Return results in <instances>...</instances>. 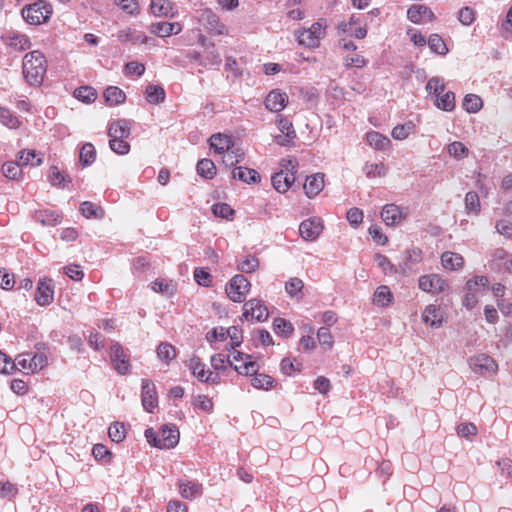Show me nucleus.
Instances as JSON below:
<instances>
[{"mask_svg": "<svg viewBox=\"0 0 512 512\" xmlns=\"http://www.w3.org/2000/svg\"><path fill=\"white\" fill-rule=\"evenodd\" d=\"M46 60L39 51L27 53L23 59V76L31 86H39L46 74Z\"/></svg>", "mask_w": 512, "mask_h": 512, "instance_id": "f257e3e1", "label": "nucleus"}, {"mask_svg": "<svg viewBox=\"0 0 512 512\" xmlns=\"http://www.w3.org/2000/svg\"><path fill=\"white\" fill-rule=\"evenodd\" d=\"M22 17L31 25H40L49 20L52 15V7L43 0H39L22 9Z\"/></svg>", "mask_w": 512, "mask_h": 512, "instance_id": "f03ea898", "label": "nucleus"}, {"mask_svg": "<svg viewBox=\"0 0 512 512\" xmlns=\"http://www.w3.org/2000/svg\"><path fill=\"white\" fill-rule=\"evenodd\" d=\"M196 18L210 33L215 35L227 34V28L219 21L218 16L209 8L197 11Z\"/></svg>", "mask_w": 512, "mask_h": 512, "instance_id": "7ed1b4c3", "label": "nucleus"}, {"mask_svg": "<svg viewBox=\"0 0 512 512\" xmlns=\"http://www.w3.org/2000/svg\"><path fill=\"white\" fill-rule=\"evenodd\" d=\"M250 282L243 275H235L226 287L228 297L234 302H242L250 289Z\"/></svg>", "mask_w": 512, "mask_h": 512, "instance_id": "20e7f679", "label": "nucleus"}, {"mask_svg": "<svg viewBox=\"0 0 512 512\" xmlns=\"http://www.w3.org/2000/svg\"><path fill=\"white\" fill-rule=\"evenodd\" d=\"M325 36V30L319 22L313 23L310 28L303 29L297 34L299 44L309 48L319 46V41Z\"/></svg>", "mask_w": 512, "mask_h": 512, "instance_id": "39448f33", "label": "nucleus"}, {"mask_svg": "<svg viewBox=\"0 0 512 512\" xmlns=\"http://www.w3.org/2000/svg\"><path fill=\"white\" fill-rule=\"evenodd\" d=\"M110 359L114 369L122 375H125L130 370L129 355L124 351V348L119 343H114L110 347Z\"/></svg>", "mask_w": 512, "mask_h": 512, "instance_id": "423d86ee", "label": "nucleus"}, {"mask_svg": "<svg viewBox=\"0 0 512 512\" xmlns=\"http://www.w3.org/2000/svg\"><path fill=\"white\" fill-rule=\"evenodd\" d=\"M287 163L291 165L290 172L284 173L283 171L277 172L272 176V185L279 193H285L295 181L296 162L288 160Z\"/></svg>", "mask_w": 512, "mask_h": 512, "instance_id": "0eeeda50", "label": "nucleus"}, {"mask_svg": "<svg viewBox=\"0 0 512 512\" xmlns=\"http://www.w3.org/2000/svg\"><path fill=\"white\" fill-rule=\"evenodd\" d=\"M470 368L478 374L495 373L498 365L495 360L486 354H478L469 359Z\"/></svg>", "mask_w": 512, "mask_h": 512, "instance_id": "6e6552de", "label": "nucleus"}, {"mask_svg": "<svg viewBox=\"0 0 512 512\" xmlns=\"http://www.w3.org/2000/svg\"><path fill=\"white\" fill-rule=\"evenodd\" d=\"M246 320L265 321L268 317V310L261 300L251 299L244 304L242 315Z\"/></svg>", "mask_w": 512, "mask_h": 512, "instance_id": "1a4fd4ad", "label": "nucleus"}, {"mask_svg": "<svg viewBox=\"0 0 512 512\" xmlns=\"http://www.w3.org/2000/svg\"><path fill=\"white\" fill-rule=\"evenodd\" d=\"M323 231V224L319 218H309L301 222L299 232L306 241L316 240Z\"/></svg>", "mask_w": 512, "mask_h": 512, "instance_id": "9d476101", "label": "nucleus"}, {"mask_svg": "<svg viewBox=\"0 0 512 512\" xmlns=\"http://www.w3.org/2000/svg\"><path fill=\"white\" fill-rule=\"evenodd\" d=\"M157 448L169 449L177 445L179 441V431L176 426H163L158 433Z\"/></svg>", "mask_w": 512, "mask_h": 512, "instance_id": "9b49d317", "label": "nucleus"}, {"mask_svg": "<svg viewBox=\"0 0 512 512\" xmlns=\"http://www.w3.org/2000/svg\"><path fill=\"white\" fill-rule=\"evenodd\" d=\"M141 400H142V405L147 412H152V410L158 404L155 385L149 379L142 380Z\"/></svg>", "mask_w": 512, "mask_h": 512, "instance_id": "f8f14e48", "label": "nucleus"}, {"mask_svg": "<svg viewBox=\"0 0 512 512\" xmlns=\"http://www.w3.org/2000/svg\"><path fill=\"white\" fill-rule=\"evenodd\" d=\"M54 290L52 280H40L37 285L35 301L40 306H46L53 302Z\"/></svg>", "mask_w": 512, "mask_h": 512, "instance_id": "ddd939ff", "label": "nucleus"}, {"mask_svg": "<svg viewBox=\"0 0 512 512\" xmlns=\"http://www.w3.org/2000/svg\"><path fill=\"white\" fill-rule=\"evenodd\" d=\"M419 288L425 292L439 293L445 289V281L437 274L424 275L419 279Z\"/></svg>", "mask_w": 512, "mask_h": 512, "instance_id": "4468645a", "label": "nucleus"}, {"mask_svg": "<svg viewBox=\"0 0 512 512\" xmlns=\"http://www.w3.org/2000/svg\"><path fill=\"white\" fill-rule=\"evenodd\" d=\"M288 103V96L280 90L271 91L265 100V106L272 112L282 111Z\"/></svg>", "mask_w": 512, "mask_h": 512, "instance_id": "2eb2a0df", "label": "nucleus"}, {"mask_svg": "<svg viewBox=\"0 0 512 512\" xmlns=\"http://www.w3.org/2000/svg\"><path fill=\"white\" fill-rule=\"evenodd\" d=\"M407 18L414 24H420L424 19L433 21L435 15L432 10L425 5H412L407 11Z\"/></svg>", "mask_w": 512, "mask_h": 512, "instance_id": "dca6fc26", "label": "nucleus"}, {"mask_svg": "<svg viewBox=\"0 0 512 512\" xmlns=\"http://www.w3.org/2000/svg\"><path fill=\"white\" fill-rule=\"evenodd\" d=\"M305 194L309 198H313L317 196L322 189L324 188V174L316 173L314 175L308 176L306 178V182L303 186Z\"/></svg>", "mask_w": 512, "mask_h": 512, "instance_id": "f3484780", "label": "nucleus"}, {"mask_svg": "<svg viewBox=\"0 0 512 512\" xmlns=\"http://www.w3.org/2000/svg\"><path fill=\"white\" fill-rule=\"evenodd\" d=\"M209 144L216 153L223 154L233 147L234 142L231 136L217 133L209 138Z\"/></svg>", "mask_w": 512, "mask_h": 512, "instance_id": "a211bd4d", "label": "nucleus"}, {"mask_svg": "<svg viewBox=\"0 0 512 512\" xmlns=\"http://www.w3.org/2000/svg\"><path fill=\"white\" fill-rule=\"evenodd\" d=\"M130 135V125L127 120L121 119L112 122L108 129V136L110 139H126Z\"/></svg>", "mask_w": 512, "mask_h": 512, "instance_id": "6ab92c4d", "label": "nucleus"}, {"mask_svg": "<svg viewBox=\"0 0 512 512\" xmlns=\"http://www.w3.org/2000/svg\"><path fill=\"white\" fill-rule=\"evenodd\" d=\"M381 216L386 225L399 224L403 218L400 208L395 204H387L383 207Z\"/></svg>", "mask_w": 512, "mask_h": 512, "instance_id": "aec40b11", "label": "nucleus"}, {"mask_svg": "<svg viewBox=\"0 0 512 512\" xmlns=\"http://www.w3.org/2000/svg\"><path fill=\"white\" fill-rule=\"evenodd\" d=\"M150 10L157 17H174L173 4L169 0H152Z\"/></svg>", "mask_w": 512, "mask_h": 512, "instance_id": "412c9836", "label": "nucleus"}, {"mask_svg": "<svg viewBox=\"0 0 512 512\" xmlns=\"http://www.w3.org/2000/svg\"><path fill=\"white\" fill-rule=\"evenodd\" d=\"M34 220L43 226H55L60 223L61 216L53 210H39L34 213Z\"/></svg>", "mask_w": 512, "mask_h": 512, "instance_id": "4be33fe9", "label": "nucleus"}, {"mask_svg": "<svg viewBox=\"0 0 512 512\" xmlns=\"http://www.w3.org/2000/svg\"><path fill=\"white\" fill-rule=\"evenodd\" d=\"M232 177L248 184L260 181V175L256 170L241 166L233 169Z\"/></svg>", "mask_w": 512, "mask_h": 512, "instance_id": "5701e85b", "label": "nucleus"}, {"mask_svg": "<svg viewBox=\"0 0 512 512\" xmlns=\"http://www.w3.org/2000/svg\"><path fill=\"white\" fill-rule=\"evenodd\" d=\"M422 319L426 324L438 328L442 325V314L435 305H428L422 313Z\"/></svg>", "mask_w": 512, "mask_h": 512, "instance_id": "b1692460", "label": "nucleus"}, {"mask_svg": "<svg viewBox=\"0 0 512 512\" xmlns=\"http://www.w3.org/2000/svg\"><path fill=\"white\" fill-rule=\"evenodd\" d=\"M18 162L21 166H40L42 164V156L35 150H22L18 153Z\"/></svg>", "mask_w": 512, "mask_h": 512, "instance_id": "393cba45", "label": "nucleus"}, {"mask_svg": "<svg viewBox=\"0 0 512 512\" xmlns=\"http://www.w3.org/2000/svg\"><path fill=\"white\" fill-rule=\"evenodd\" d=\"M441 261L446 269L456 270L463 266L464 259L460 254L446 251L441 256Z\"/></svg>", "mask_w": 512, "mask_h": 512, "instance_id": "a878e982", "label": "nucleus"}, {"mask_svg": "<svg viewBox=\"0 0 512 512\" xmlns=\"http://www.w3.org/2000/svg\"><path fill=\"white\" fill-rule=\"evenodd\" d=\"M179 489L183 498L192 499L201 493L202 487L196 482L181 480L179 482Z\"/></svg>", "mask_w": 512, "mask_h": 512, "instance_id": "bb28decb", "label": "nucleus"}, {"mask_svg": "<svg viewBox=\"0 0 512 512\" xmlns=\"http://www.w3.org/2000/svg\"><path fill=\"white\" fill-rule=\"evenodd\" d=\"M104 98L108 105L114 106L125 101V93L116 86H109L104 91Z\"/></svg>", "mask_w": 512, "mask_h": 512, "instance_id": "cd10ccee", "label": "nucleus"}, {"mask_svg": "<svg viewBox=\"0 0 512 512\" xmlns=\"http://www.w3.org/2000/svg\"><path fill=\"white\" fill-rule=\"evenodd\" d=\"M146 100L151 104H160L165 100V90L158 85L150 84L145 91Z\"/></svg>", "mask_w": 512, "mask_h": 512, "instance_id": "c85d7f7f", "label": "nucleus"}, {"mask_svg": "<svg viewBox=\"0 0 512 512\" xmlns=\"http://www.w3.org/2000/svg\"><path fill=\"white\" fill-rule=\"evenodd\" d=\"M366 140L371 147L377 150H385L390 145V140L376 131L367 133Z\"/></svg>", "mask_w": 512, "mask_h": 512, "instance_id": "c756f323", "label": "nucleus"}, {"mask_svg": "<svg viewBox=\"0 0 512 512\" xmlns=\"http://www.w3.org/2000/svg\"><path fill=\"white\" fill-rule=\"evenodd\" d=\"M80 211L82 215L88 219H102L104 217V210L102 207L89 201H84L80 205Z\"/></svg>", "mask_w": 512, "mask_h": 512, "instance_id": "7c9ffc66", "label": "nucleus"}, {"mask_svg": "<svg viewBox=\"0 0 512 512\" xmlns=\"http://www.w3.org/2000/svg\"><path fill=\"white\" fill-rule=\"evenodd\" d=\"M393 295L388 286H379L375 293L373 301L379 307H386L392 301Z\"/></svg>", "mask_w": 512, "mask_h": 512, "instance_id": "2f4dec72", "label": "nucleus"}, {"mask_svg": "<svg viewBox=\"0 0 512 512\" xmlns=\"http://www.w3.org/2000/svg\"><path fill=\"white\" fill-rule=\"evenodd\" d=\"M303 281L298 277H292L285 283V291L291 298H302Z\"/></svg>", "mask_w": 512, "mask_h": 512, "instance_id": "473e14b6", "label": "nucleus"}, {"mask_svg": "<svg viewBox=\"0 0 512 512\" xmlns=\"http://www.w3.org/2000/svg\"><path fill=\"white\" fill-rule=\"evenodd\" d=\"M434 104L441 110L452 111L455 108V95L451 91L445 92L434 100Z\"/></svg>", "mask_w": 512, "mask_h": 512, "instance_id": "72a5a7b5", "label": "nucleus"}, {"mask_svg": "<svg viewBox=\"0 0 512 512\" xmlns=\"http://www.w3.org/2000/svg\"><path fill=\"white\" fill-rule=\"evenodd\" d=\"M197 172L206 179H212L216 174V166L210 159H202L197 163Z\"/></svg>", "mask_w": 512, "mask_h": 512, "instance_id": "f704fd0d", "label": "nucleus"}, {"mask_svg": "<svg viewBox=\"0 0 512 512\" xmlns=\"http://www.w3.org/2000/svg\"><path fill=\"white\" fill-rule=\"evenodd\" d=\"M483 106L482 99L475 94H467L463 100V108L469 113L478 112Z\"/></svg>", "mask_w": 512, "mask_h": 512, "instance_id": "c9c22d12", "label": "nucleus"}, {"mask_svg": "<svg viewBox=\"0 0 512 512\" xmlns=\"http://www.w3.org/2000/svg\"><path fill=\"white\" fill-rule=\"evenodd\" d=\"M273 330L277 335L289 337L293 331V325L283 318H276L273 321Z\"/></svg>", "mask_w": 512, "mask_h": 512, "instance_id": "e433bc0d", "label": "nucleus"}, {"mask_svg": "<svg viewBox=\"0 0 512 512\" xmlns=\"http://www.w3.org/2000/svg\"><path fill=\"white\" fill-rule=\"evenodd\" d=\"M447 152L456 160H461L468 156L469 150L462 142L454 141L448 145Z\"/></svg>", "mask_w": 512, "mask_h": 512, "instance_id": "4c0bfd02", "label": "nucleus"}, {"mask_svg": "<svg viewBox=\"0 0 512 512\" xmlns=\"http://www.w3.org/2000/svg\"><path fill=\"white\" fill-rule=\"evenodd\" d=\"M188 368L192 371V374L197 377L200 381H202L207 374L205 370V365L201 362L200 358L197 356H192L187 364Z\"/></svg>", "mask_w": 512, "mask_h": 512, "instance_id": "58836bf2", "label": "nucleus"}, {"mask_svg": "<svg viewBox=\"0 0 512 512\" xmlns=\"http://www.w3.org/2000/svg\"><path fill=\"white\" fill-rule=\"evenodd\" d=\"M275 380L266 374H256L252 380L251 384L256 389H264L269 390L274 386Z\"/></svg>", "mask_w": 512, "mask_h": 512, "instance_id": "ea45409f", "label": "nucleus"}, {"mask_svg": "<svg viewBox=\"0 0 512 512\" xmlns=\"http://www.w3.org/2000/svg\"><path fill=\"white\" fill-rule=\"evenodd\" d=\"M211 366L216 371H222L226 370L228 366L233 367L235 366L233 361L230 360L229 356H226L223 353L214 354L211 357Z\"/></svg>", "mask_w": 512, "mask_h": 512, "instance_id": "a19ab883", "label": "nucleus"}, {"mask_svg": "<svg viewBox=\"0 0 512 512\" xmlns=\"http://www.w3.org/2000/svg\"><path fill=\"white\" fill-rule=\"evenodd\" d=\"M426 90L434 100L444 93L445 85L438 77H432L426 85Z\"/></svg>", "mask_w": 512, "mask_h": 512, "instance_id": "79ce46f5", "label": "nucleus"}, {"mask_svg": "<svg viewBox=\"0 0 512 512\" xmlns=\"http://www.w3.org/2000/svg\"><path fill=\"white\" fill-rule=\"evenodd\" d=\"M74 96L84 103H91L96 99V91L90 86H82L74 91Z\"/></svg>", "mask_w": 512, "mask_h": 512, "instance_id": "37998d69", "label": "nucleus"}, {"mask_svg": "<svg viewBox=\"0 0 512 512\" xmlns=\"http://www.w3.org/2000/svg\"><path fill=\"white\" fill-rule=\"evenodd\" d=\"M80 161L84 166L91 165L95 161L96 150L93 144L85 143L80 150Z\"/></svg>", "mask_w": 512, "mask_h": 512, "instance_id": "c03bdc74", "label": "nucleus"}, {"mask_svg": "<svg viewBox=\"0 0 512 512\" xmlns=\"http://www.w3.org/2000/svg\"><path fill=\"white\" fill-rule=\"evenodd\" d=\"M0 122L10 129H16L19 127V120L12 112L6 108L0 106Z\"/></svg>", "mask_w": 512, "mask_h": 512, "instance_id": "a18cd8bd", "label": "nucleus"}, {"mask_svg": "<svg viewBox=\"0 0 512 512\" xmlns=\"http://www.w3.org/2000/svg\"><path fill=\"white\" fill-rule=\"evenodd\" d=\"M157 356L162 361L169 363L176 357V350L171 344L163 342L157 348Z\"/></svg>", "mask_w": 512, "mask_h": 512, "instance_id": "49530a36", "label": "nucleus"}, {"mask_svg": "<svg viewBox=\"0 0 512 512\" xmlns=\"http://www.w3.org/2000/svg\"><path fill=\"white\" fill-rule=\"evenodd\" d=\"M429 48L439 54L445 55L448 52V48L444 40L438 34H432L428 39Z\"/></svg>", "mask_w": 512, "mask_h": 512, "instance_id": "de8ad7c7", "label": "nucleus"}, {"mask_svg": "<svg viewBox=\"0 0 512 512\" xmlns=\"http://www.w3.org/2000/svg\"><path fill=\"white\" fill-rule=\"evenodd\" d=\"M8 45L17 50H26L30 48V40L26 35L13 34L9 37Z\"/></svg>", "mask_w": 512, "mask_h": 512, "instance_id": "09e8293b", "label": "nucleus"}, {"mask_svg": "<svg viewBox=\"0 0 512 512\" xmlns=\"http://www.w3.org/2000/svg\"><path fill=\"white\" fill-rule=\"evenodd\" d=\"M2 172L5 177L15 180L21 175V165L18 161H8L5 162L2 166Z\"/></svg>", "mask_w": 512, "mask_h": 512, "instance_id": "8fccbe9b", "label": "nucleus"}, {"mask_svg": "<svg viewBox=\"0 0 512 512\" xmlns=\"http://www.w3.org/2000/svg\"><path fill=\"white\" fill-rule=\"evenodd\" d=\"M108 435L113 442L119 443L126 437V431L123 423L115 422L108 429Z\"/></svg>", "mask_w": 512, "mask_h": 512, "instance_id": "3c124183", "label": "nucleus"}, {"mask_svg": "<svg viewBox=\"0 0 512 512\" xmlns=\"http://www.w3.org/2000/svg\"><path fill=\"white\" fill-rule=\"evenodd\" d=\"M363 171L368 178L382 177L386 175L387 169L383 164L366 163Z\"/></svg>", "mask_w": 512, "mask_h": 512, "instance_id": "603ef678", "label": "nucleus"}, {"mask_svg": "<svg viewBox=\"0 0 512 512\" xmlns=\"http://www.w3.org/2000/svg\"><path fill=\"white\" fill-rule=\"evenodd\" d=\"M413 129L414 124L412 122L397 125L392 130V137L396 140H404L413 132Z\"/></svg>", "mask_w": 512, "mask_h": 512, "instance_id": "864d4df0", "label": "nucleus"}, {"mask_svg": "<svg viewBox=\"0 0 512 512\" xmlns=\"http://www.w3.org/2000/svg\"><path fill=\"white\" fill-rule=\"evenodd\" d=\"M226 338L229 337L231 339L230 349H235L242 344L243 336L242 331L236 327L232 326L226 329Z\"/></svg>", "mask_w": 512, "mask_h": 512, "instance_id": "5fc2aeb1", "label": "nucleus"}, {"mask_svg": "<svg viewBox=\"0 0 512 512\" xmlns=\"http://www.w3.org/2000/svg\"><path fill=\"white\" fill-rule=\"evenodd\" d=\"M244 159V153L240 149L229 150L223 157V164L232 167Z\"/></svg>", "mask_w": 512, "mask_h": 512, "instance_id": "6e6d98bb", "label": "nucleus"}, {"mask_svg": "<svg viewBox=\"0 0 512 512\" xmlns=\"http://www.w3.org/2000/svg\"><path fill=\"white\" fill-rule=\"evenodd\" d=\"M465 207L468 211L478 213L480 211V199L476 192H468L465 196Z\"/></svg>", "mask_w": 512, "mask_h": 512, "instance_id": "4d7b16f0", "label": "nucleus"}, {"mask_svg": "<svg viewBox=\"0 0 512 512\" xmlns=\"http://www.w3.org/2000/svg\"><path fill=\"white\" fill-rule=\"evenodd\" d=\"M212 212L216 217L229 219L234 215V210L226 203H216L212 206Z\"/></svg>", "mask_w": 512, "mask_h": 512, "instance_id": "13d9d810", "label": "nucleus"}, {"mask_svg": "<svg viewBox=\"0 0 512 512\" xmlns=\"http://www.w3.org/2000/svg\"><path fill=\"white\" fill-rule=\"evenodd\" d=\"M234 370L239 374L243 375H256L257 373V364L255 361H252L251 358L246 360L242 365L233 366Z\"/></svg>", "mask_w": 512, "mask_h": 512, "instance_id": "bf43d9fd", "label": "nucleus"}, {"mask_svg": "<svg viewBox=\"0 0 512 512\" xmlns=\"http://www.w3.org/2000/svg\"><path fill=\"white\" fill-rule=\"evenodd\" d=\"M277 127L282 134H287L288 137L296 138V131L293 124L287 118L280 115L277 119Z\"/></svg>", "mask_w": 512, "mask_h": 512, "instance_id": "052dcab7", "label": "nucleus"}, {"mask_svg": "<svg viewBox=\"0 0 512 512\" xmlns=\"http://www.w3.org/2000/svg\"><path fill=\"white\" fill-rule=\"evenodd\" d=\"M259 266V260L255 256H248L238 264V269L244 273H252Z\"/></svg>", "mask_w": 512, "mask_h": 512, "instance_id": "680f3d73", "label": "nucleus"}, {"mask_svg": "<svg viewBox=\"0 0 512 512\" xmlns=\"http://www.w3.org/2000/svg\"><path fill=\"white\" fill-rule=\"evenodd\" d=\"M109 146L113 152L119 155H125L130 151V144L125 139H110Z\"/></svg>", "mask_w": 512, "mask_h": 512, "instance_id": "e2e57ef3", "label": "nucleus"}, {"mask_svg": "<svg viewBox=\"0 0 512 512\" xmlns=\"http://www.w3.org/2000/svg\"><path fill=\"white\" fill-rule=\"evenodd\" d=\"M375 261L377 265L385 272L389 271L391 274H395L398 272L397 267L386 256L382 254H376Z\"/></svg>", "mask_w": 512, "mask_h": 512, "instance_id": "0e129e2a", "label": "nucleus"}, {"mask_svg": "<svg viewBox=\"0 0 512 512\" xmlns=\"http://www.w3.org/2000/svg\"><path fill=\"white\" fill-rule=\"evenodd\" d=\"M458 19L465 26L472 24L475 20L474 9L468 6L461 8L458 14Z\"/></svg>", "mask_w": 512, "mask_h": 512, "instance_id": "69168bd1", "label": "nucleus"}, {"mask_svg": "<svg viewBox=\"0 0 512 512\" xmlns=\"http://www.w3.org/2000/svg\"><path fill=\"white\" fill-rule=\"evenodd\" d=\"M47 363V358L43 354H34L29 359L30 372L35 373L38 370H41Z\"/></svg>", "mask_w": 512, "mask_h": 512, "instance_id": "338daca9", "label": "nucleus"}, {"mask_svg": "<svg viewBox=\"0 0 512 512\" xmlns=\"http://www.w3.org/2000/svg\"><path fill=\"white\" fill-rule=\"evenodd\" d=\"M150 32L159 37H168L172 35L168 22H158L152 24L150 27Z\"/></svg>", "mask_w": 512, "mask_h": 512, "instance_id": "774afa93", "label": "nucleus"}]
</instances>
